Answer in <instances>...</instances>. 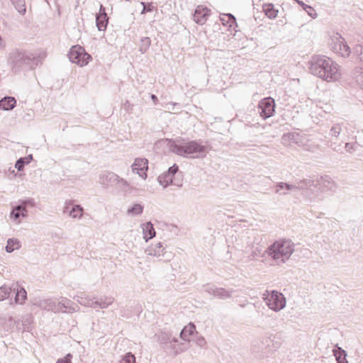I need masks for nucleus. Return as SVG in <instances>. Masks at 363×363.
Instances as JSON below:
<instances>
[{"label": "nucleus", "instance_id": "8fccbe9b", "mask_svg": "<svg viewBox=\"0 0 363 363\" xmlns=\"http://www.w3.org/2000/svg\"><path fill=\"white\" fill-rule=\"evenodd\" d=\"M72 355L67 354L63 359H60L56 363H71Z\"/></svg>", "mask_w": 363, "mask_h": 363}, {"label": "nucleus", "instance_id": "4468645a", "mask_svg": "<svg viewBox=\"0 0 363 363\" xmlns=\"http://www.w3.org/2000/svg\"><path fill=\"white\" fill-rule=\"evenodd\" d=\"M118 175L112 172L104 171L99 176V182L105 187L113 186L116 185Z\"/></svg>", "mask_w": 363, "mask_h": 363}, {"label": "nucleus", "instance_id": "c85d7f7f", "mask_svg": "<svg viewBox=\"0 0 363 363\" xmlns=\"http://www.w3.org/2000/svg\"><path fill=\"white\" fill-rule=\"evenodd\" d=\"M114 301V298L111 296H104L101 298L100 300H96L95 308H99L101 309L108 308L110 305H111Z\"/></svg>", "mask_w": 363, "mask_h": 363}, {"label": "nucleus", "instance_id": "f3484780", "mask_svg": "<svg viewBox=\"0 0 363 363\" xmlns=\"http://www.w3.org/2000/svg\"><path fill=\"white\" fill-rule=\"evenodd\" d=\"M211 11L203 6H198L194 13V21L200 25L204 24L208 16L210 15Z\"/></svg>", "mask_w": 363, "mask_h": 363}, {"label": "nucleus", "instance_id": "49530a36", "mask_svg": "<svg viewBox=\"0 0 363 363\" xmlns=\"http://www.w3.org/2000/svg\"><path fill=\"white\" fill-rule=\"evenodd\" d=\"M195 341L196 344L200 347H204L206 344L205 338L202 336L197 337Z\"/></svg>", "mask_w": 363, "mask_h": 363}, {"label": "nucleus", "instance_id": "58836bf2", "mask_svg": "<svg viewBox=\"0 0 363 363\" xmlns=\"http://www.w3.org/2000/svg\"><path fill=\"white\" fill-rule=\"evenodd\" d=\"M151 44V40L148 37H143L140 40V44L139 47V51L143 54L145 53L147 49L149 48Z\"/></svg>", "mask_w": 363, "mask_h": 363}, {"label": "nucleus", "instance_id": "cd10ccee", "mask_svg": "<svg viewBox=\"0 0 363 363\" xmlns=\"http://www.w3.org/2000/svg\"><path fill=\"white\" fill-rule=\"evenodd\" d=\"M108 16L107 14H97L96 16V26L100 31H104L106 29L108 24Z\"/></svg>", "mask_w": 363, "mask_h": 363}, {"label": "nucleus", "instance_id": "20e7f679", "mask_svg": "<svg viewBox=\"0 0 363 363\" xmlns=\"http://www.w3.org/2000/svg\"><path fill=\"white\" fill-rule=\"evenodd\" d=\"M157 341L160 345H167L169 344L170 348L175 354L184 352L188 349V345L184 342H179V338L173 337L169 331H160L156 335Z\"/></svg>", "mask_w": 363, "mask_h": 363}, {"label": "nucleus", "instance_id": "ddd939ff", "mask_svg": "<svg viewBox=\"0 0 363 363\" xmlns=\"http://www.w3.org/2000/svg\"><path fill=\"white\" fill-rule=\"evenodd\" d=\"M132 171L138 174L141 178H147V170L148 169V162L145 158H136L131 166Z\"/></svg>", "mask_w": 363, "mask_h": 363}, {"label": "nucleus", "instance_id": "5fc2aeb1", "mask_svg": "<svg viewBox=\"0 0 363 363\" xmlns=\"http://www.w3.org/2000/svg\"><path fill=\"white\" fill-rule=\"evenodd\" d=\"M347 352L345 350L342 349V363H348V361L346 359Z\"/></svg>", "mask_w": 363, "mask_h": 363}, {"label": "nucleus", "instance_id": "13d9d810", "mask_svg": "<svg viewBox=\"0 0 363 363\" xmlns=\"http://www.w3.org/2000/svg\"><path fill=\"white\" fill-rule=\"evenodd\" d=\"M351 148H352V146L350 145L349 143H346L345 149L347 150V151H350Z\"/></svg>", "mask_w": 363, "mask_h": 363}, {"label": "nucleus", "instance_id": "ea45409f", "mask_svg": "<svg viewBox=\"0 0 363 363\" xmlns=\"http://www.w3.org/2000/svg\"><path fill=\"white\" fill-rule=\"evenodd\" d=\"M224 16L228 17V20L226 21V24H228L230 27H232L233 24L235 23L236 19L235 16L231 13L224 14ZM220 21L223 24H225V19L224 18H220Z\"/></svg>", "mask_w": 363, "mask_h": 363}, {"label": "nucleus", "instance_id": "c03bdc74", "mask_svg": "<svg viewBox=\"0 0 363 363\" xmlns=\"http://www.w3.org/2000/svg\"><path fill=\"white\" fill-rule=\"evenodd\" d=\"M350 53V49L348 45L343 44L342 41V57H348Z\"/></svg>", "mask_w": 363, "mask_h": 363}, {"label": "nucleus", "instance_id": "5701e85b", "mask_svg": "<svg viewBox=\"0 0 363 363\" xmlns=\"http://www.w3.org/2000/svg\"><path fill=\"white\" fill-rule=\"evenodd\" d=\"M296 184L279 182L276 186V192L281 195L288 194V191H296Z\"/></svg>", "mask_w": 363, "mask_h": 363}, {"label": "nucleus", "instance_id": "bb28decb", "mask_svg": "<svg viewBox=\"0 0 363 363\" xmlns=\"http://www.w3.org/2000/svg\"><path fill=\"white\" fill-rule=\"evenodd\" d=\"M340 133V127L339 126H335L333 127L330 130V135L333 137H335L334 140L333 141V139L330 140V146L331 148H333L335 151H338L340 150L339 145H336L337 141L338 140V135Z\"/></svg>", "mask_w": 363, "mask_h": 363}, {"label": "nucleus", "instance_id": "6ab92c4d", "mask_svg": "<svg viewBox=\"0 0 363 363\" xmlns=\"http://www.w3.org/2000/svg\"><path fill=\"white\" fill-rule=\"evenodd\" d=\"M165 247L162 245V242H159L156 244H152L147 247L145 252L147 255L155 257H160L164 255Z\"/></svg>", "mask_w": 363, "mask_h": 363}, {"label": "nucleus", "instance_id": "a211bd4d", "mask_svg": "<svg viewBox=\"0 0 363 363\" xmlns=\"http://www.w3.org/2000/svg\"><path fill=\"white\" fill-rule=\"evenodd\" d=\"M259 113H273L275 108V101L272 97L261 100L258 105Z\"/></svg>", "mask_w": 363, "mask_h": 363}, {"label": "nucleus", "instance_id": "bf43d9fd", "mask_svg": "<svg viewBox=\"0 0 363 363\" xmlns=\"http://www.w3.org/2000/svg\"><path fill=\"white\" fill-rule=\"evenodd\" d=\"M306 11L308 13V14L309 16H313V12H314L313 9V11H311V10H309L308 9H307V11Z\"/></svg>", "mask_w": 363, "mask_h": 363}, {"label": "nucleus", "instance_id": "aec40b11", "mask_svg": "<svg viewBox=\"0 0 363 363\" xmlns=\"http://www.w3.org/2000/svg\"><path fill=\"white\" fill-rule=\"evenodd\" d=\"M196 331V327L194 324L189 323L186 325L180 332L179 335V342H184L188 346L190 342V337Z\"/></svg>", "mask_w": 363, "mask_h": 363}, {"label": "nucleus", "instance_id": "4be33fe9", "mask_svg": "<svg viewBox=\"0 0 363 363\" xmlns=\"http://www.w3.org/2000/svg\"><path fill=\"white\" fill-rule=\"evenodd\" d=\"M141 228L143 230V238L145 242H147L155 236V230L151 222H147L141 224Z\"/></svg>", "mask_w": 363, "mask_h": 363}, {"label": "nucleus", "instance_id": "0eeeda50", "mask_svg": "<svg viewBox=\"0 0 363 363\" xmlns=\"http://www.w3.org/2000/svg\"><path fill=\"white\" fill-rule=\"evenodd\" d=\"M68 57L72 63L80 67L85 66L91 59V55L85 52L84 48L79 45L72 46L69 52Z\"/></svg>", "mask_w": 363, "mask_h": 363}, {"label": "nucleus", "instance_id": "423d86ee", "mask_svg": "<svg viewBox=\"0 0 363 363\" xmlns=\"http://www.w3.org/2000/svg\"><path fill=\"white\" fill-rule=\"evenodd\" d=\"M281 143L285 146L296 144L300 147H303L306 150L314 151V148L308 144L306 137L296 132L284 133L281 137Z\"/></svg>", "mask_w": 363, "mask_h": 363}, {"label": "nucleus", "instance_id": "72a5a7b5", "mask_svg": "<svg viewBox=\"0 0 363 363\" xmlns=\"http://www.w3.org/2000/svg\"><path fill=\"white\" fill-rule=\"evenodd\" d=\"M32 160V155H29L25 157H21L16 161L15 164V167L18 169V171H22L24 168L25 164L30 163Z\"/></svg>", "mask_w": 363, "mask_h": 363}, {"label": "nucleus", "instance_id": "dca6fc26", "mask_svg": "<svg viewBox=\"0 0 363 363\" xmlns=\"http://www.w3.org/2000/svg\"><path fill=\"white\" fill-rule=\"evenodd\" d=\"M28 216V210L23 206H16L10 213V219L16 225L21 223V218Z\"/></svg>", "mask_w": 363, "mask_h": 363}, {"label": "nucleus", "instance_id": "412c9836", "mask_svg": "<svg viewBox=\"0 0 363 363\" xmlns=\"http://www.w3.org/2000/svg\"><path fill=\"white\" fill-rule=\"evenodd\" d=\"M74 299L82 306L86 307H91L95 308V301L96 298H91V296L82 293L80 295H77L74 297Z\"/></svg>", "mask_w": 363, "mask_h": 363}, {"label": "nucleus", "instance_id": "c9c22d12", "mask_svg": "<svg viewBox=\"0 0 363 363\" xmlns=\"http://www.w3.org/2000/svg\"><path fill=\"white\" fill-rule=\"evenodd\" d=\"M11 1L20 14H25L26 11L25 0H11Z\"/></svg>", "mask_w": 363, "mask_h": 363}, {"label": "nucleus", "instance_id": "a878e982", "mask_svg": "<svg viewBox=\"0 0 363 363\" xmlns=\"http://www.w3.org/2000/svg\"><path fill=\"white\" fill-rule=\"evenodd\" d=\"M116 186L118 189L125 193L130 194L133 192V188L130 185V184L126 180L120 177L119 176L117 179Z\"/></svg>", "mask_w": 363, "mask_h": 363}, {"label": "nucleus", "instance_id": "7c9ffc66", "mask_svg": "<svg viewBox=\"0 0 363 363\" xmlns=\"http://www.w3.org/2000/svg\"><path fill=\"white\" fill-rule=\"evenodd\" d=\"M13 291H16L15 296V302L16 303L22 304L27 298L26 291L21 287L20 289L13 287Z\"/></svg>", "mask_w": 363, "mask_h": 363}, {"label": "nucleus", "instance_id": "f704fd0d", "mask_svg": "<svg viewBox=\"0 0 363 363\" xmlns=\"http://www.w3.org/2000/svg\"><path fill=\"white\" fill-rule=\"evenodd\" d=\"M144 206L140 203H135L132 207L129 208L127 213L129 216H139L143 212Z\"/></svg>", "mask_w": 363, "mask_h": 363}, {"label": "nucleus", "instance_id": "9b49d317", "mask_svg": "<svg viewBox=\"0 0 363 363\" xmlns=\"http://www.w3.org/2000/svg\"><path fill=\"white\" fill-rule=\"evenodd\" d=\"M315 182L318 183V188H315V195L318 199H320L319 197L320 193L333 191L336 188L335 184L328 176L316 179Z\"/></svg>", "mask_w": 363, "mask_h": 363}, {"label": "nucleus", "instance_id": "393cba45", "mask_svg": "<svg viewBox=\"0 0 363 363\" xmlns=\"http://www.w3.org/2000/svg\"><path fill=\"white\" fill-rule=\"evenodd\" d=\"M16 101L14 97L6 96L0 100V109L10 111L16 106Z\"/></svg>", "mask_w": 363, "mask_h": 363}, {"label": "nucleus", "instance_id": "4d7b16f0", "mask_svg": "<svg viewBox=\"0 0 363 363\" xmlns=\"http://www.w3.org/2000/svg\"><path fill=\"white\" fill-rule=\"evenodd\" d=\"M151 99H152L153 103L155 104L157 103V97L155 95L152 94L151 95Z\"/></svg>", "mask_w": 363, "mask_h": 363}, {"label": "nucleus", "instance_id": "37998d69", "mask_svg": "<svg viewBox=\"0 0 363 363\" xmlns=\"http://www.w3.org/2000/svg\"><path fill=\"white\" fill-rule=\"evenodd\" d=\"M356 80L359 87L363 89V69L359 72V74L356 77Z\"/></svg>", "mask_w": 363, "mask_h": 363}, {"label": "nucleus", "instance_id": "4c0bfd02", "mask_svg": "<svg viewBox=\"0 0 363 363\" xmlns=\"http://www.w3.org/2000/svg\"><path fill=\"white\" fill-rule=\"evenodd\" d=\"M13 291L12 287L7 285H3L0 287V301L7 299Z\"/></svg>", "mask_w": 363, "mask_h": 363}, {"label": "nucleus", "instance_id": "79ce46f5", "mask_svg": "<svg viewBox=\"0 0 363 363\" xmlns=\"http://www.w3.org/2000/svg\"><path fill=\"white\" fill-rule=\"evenodd\" d=\"M141 4L143 6V11L141 12L142 14L145 13L147 12H152L155 9V6L152 3L145 4L142 2Z\"/></svg>", "mask_w": 363, "mask_h": 363}, {"label": "nucleus", "instance_id": "c756f323", "mask_svg": "<svg viewBox=\"0 0 363 363\" xmlns=\"http://www.w3.org/2000/svg\"><path fill=\"white\" fill-rule=\"evenodd\" d=\"M21 247L20 241L17 238H9L5 247L6 251L9 253L13 252Z\"/></svg>", "mask_w": 363, "mask_h": 363}, {"label": "nucleus", "instance_id": "1a4fd4ad", "mask_svg": "<svg viewBox=\"0 0 363 363\" xmlns=\"http://www.w3.org/2000/svg\"><path fill=\"white\" fill-rule=\"evenodd\" d=\"M34 59V55L28 52H20L16 50L10 54V60L11 62L18 67L23 65H28L30 62Z\"/></svg>", "mask_w": 363, "mask_h": 363}, {"label": "nucleus", "instance_id": "473e14b6", "mask_svg": "<svg viewBox=\"0 0 363 363\" xmlns=\"http://www.w3.org/2000/svg\"><path fill=\"white\" fill-rule=\"evenodd\" d=\"M83 208L80 205H73L69 211V216L72 218H81L83 216Z\"/></svg>", "mask_w": 363, "mask_h": 363}, {"label": "nucleus", "instance_id": "052dcab7", "mask_svg": "<svg viewBox=\"0 0 363 363\" xmlns=\"http://www.w3.org/2000/svg\"><path fill=\"white\" fill-rule=\"evenodd\" d=\"M260 116H263V119H266L267 118H269V117L272 116V115L269 114V115H260Z\"/></svg>", "mask_w": 363, "mask_h": 363}, {"label": "nucleus", "instance_id": "f8f14e48", "mask_svg": "<svg viewBox=\"0 0 363 363\" xmlns=\"http://www.w3.org/2000/svg\"><path fill=\"white\" fill-rule=\"evenodd\" d=\"M79 310L77 306H75L74 303L69 299L61 297L60 300L56 302V311L55 313H74Z\"/></svg>", "mask_w": 363, "mask_h": 363}, {"label": "nucleus", "instance_id": "2f4dec72", "mask_svg": "<svg viewBox=\"0 0 363 363\" xmlns=\"http://www.w3.org/2000/svg\"><path fill=\"white\" fill-rule=\"evenodd\" d=\"M263 11L266 16L271 18H275L277 16L278 11L274 9V6L272 4H267L263 5Z\"/></svg>", "mask_w": 363, "mask_h": 363}, {"label": "nucleus", "instance_id": "f257e3e1", "mask_svg": "<svg viewBox=\"0 0 363 363\" xmlns=\"http://www.w3.org/2000/svg\"><path fill=\"white\" fill-rule=\"evenodd\" d=\"M169 150L182 157L192 159L203 158L209 151L207 143L201 140H189L183 138L168 139Z\"/></svg>", "mask_w": 363, "mask_h": 363}, {"label": "nucleus", "instance_id": "b1692460", "mask_svg": "<svg viewBox=\"0 0 363 363\" xmlns=\"http://www.w3.org/2000/svg\"><path fill=\"white\" fill-rule=\"evenodd\" d=\"M329 45L336 52L340 50V35L337 32L331 31L329 33Z\"/></svg>", "mask_w": 363, "mask_h": 363}, {"label": "nucleus", "instance_id": "6e6d98bb", "mask_svg": "<svg viewBox=\"0 0 363 363\" xmlns=\"http://www.w3.org/2000/svg\"><path fill=\"white\" fill-rule=\"evenodd\" d=\"M98 14H106V11H105V8L103 6V5H101L100 6V9H99V13Z\"/></svg>", "mask_w": 363, "mask_h": 363}, {"label": "nucleus", "instance_id": "603ef678", "mask_svg": "<svg viewBox=\"0 0 363 363\" xmlns=\"http://www.w3.org/2000/svg\"><path fill=\"white\" fill-rule=\"evenodd\" d=\"M360 60L363 62V46H359L357 49Z\"/></svg>", "mask_w": 363, "mask_h": 363}, {"label": "nucleus", "instance_id": "f03ea898", "mask_svg": "<svg viewBox=\"0 0 363 363\" xmlns=\"http://www.w3.org/2000/svg\"><path fill=\"white\" fill-rule=\"evenodd\" d=\"M310 72L312 74L328 80H338L340 74L338 73L337 65L325 56H314L310 62Z\"/></svg>", "mask_w": 363, "mask_h": 363}, {"label": "nucleus", "instance_id": "39448f33", "mask_svg": "<svg viewBox=\"0 0 363 363\" xmlns=\"http://www.w3.org/2000/svg\"><path fill=\"white\" fill-rule=\"evenodd\" d=\"M263 299L269 309L279 312L286 307V300L282 293L275 290L266 291Z\"/></svg>", "mask_w": 363, "mask_h": 363}, {"label": "nucleus", "instance_id": "a19ab883", "mask_svg": "<svg viewBox=\"0 0 363 363\" xmlns=\"http://www.w3.org/2000/svg\"><path fill=\"white\" fill-rule=\"evenodd\" d=\"M121 363H135V357L131 352H128L122 358Z\"/></svg>", "mask_w": 363, "mask_h": 363}, {"label": "nucleus", "instance_id": "2eb2a0df", "mask_svg": "<svg viewBox=\"0 0 363 363\" xmlns=\"http://www.w3.org/2000/svg\"><path fill=\"white\" fill-rule=\"evenodd\" d=\"M32 303L43 310L54 313L56 311V301L52 298L40 299L35 298L32 300Z\"/></svg>", "mask_w": 363, "mask_h": 363}, {"label": "nucleus", "instance_id": "9d476101", "mask_svg": "<svg viewBox=\"0 0 363 363\" xmlns=\"http://www.w3.org/2000/svg\"><path fill=\"white\" fill-rule=\"evenodd\" d=\"M204 291L210 295L221 299H227L232 296L234 292L233 289L228 290L224 288H219L212 284H206L203 286Z\"/></svg>", "mask_w": 363, "mask_h": 363}, {"label": "nucleus", "instance_id": "de8ad7c7", "mask_svg": "<svg viewBox=\"0 0 363 363\" xmlns=\"http://www.w3.org/2000/svg\"><path fill=\"white\" fill-rule=\"evenodd\" d=\"M337 349L333 350V354L335 357L337 363H340V347L336 345Z\"/></svg>", "mask_w": 363, "mask_h": 363}, {"label": "nucleus", "instance_id": "3c124183", "mask_svg": "<svg viewBox=\"0 0 363 363\" xmlns=\"http://www.w3.org/2000/svg\"><path fill=\"white\" fill-rule=\"evenodd\" d=\"M73 206L72 201H71V200L66 201L63 212L69 214V211L71 210L70 206Z\"/></svg>", "mask_w": 363, "mask_h": 363}, {"label": "nucleus", "instance_id": "09e8293b", "mask_svg": "<svg viewBox=\"0 0 363 363\" xmlns=\"http://www.w3.org/2000/svg\"><path fill=\"white\" fill-rule=\"evenodd\" d=\"M28 205H30V206H33L34 205V202H33V199H28V200H23V201H21V204H19L18 206H23L25 207L26 209H27V206Z\"/></svg>", "mask_w": 363, "mask_h": 363}, {"label": "nucleus", "instance_id": "a18cd8bd", "mask_svg": "<svg viewBox=\"0 0 363 363\" xmlns=\"http://www.w3.org/2000/svg\"><path fill=\"white\" fill-rule=\"evenodd\" d=\"M179 167L177 164H174L173 166L170 167L168 169V171L166 172L167 174H170V177L173 178L174 174L178 172Z\"/></svg>", "mask_w": 363, "mask_h": 363}, {"label": "nucleus", "instance_id": "7ed1b4c3", "mask_svg": "<svg viewBox=\"0 0 363 363\" xmlns=\"http://www.w3.org/2000/svg\"><path fill=\"white\" fill-rule=\"evenodd\" d=\"M294 252V244L290 240H279L269 245L264 253L277 265H281L289 259Z\"/></svg>", "mask_w": 363, "mask_h": 363}, {"label": "nucleus", "instance_id": "864d4df0", "mask_svg": "<svg viewBox=\"0 0 363 363\" xmlns=\"http://www.w3.org/2000/svg\"><path fill=\"white\" fill-rule=\"evenodd\" d=\"M298 4L299 5H301L305 11H307V9H308L309 10L313 11V8H312L311 6H308V5L305 4H304L303 1H298Z\"/></svg>", "mask_w": 363, "mask_h": 363}, {"label": "nucleus", "instance_id": "e433bc0d", "mask_svg": "<svg viewBox=\"0 0 363 363\" xmlns=\"http://www.w3.org/2000/svg\"><path fill=\"white\" fill-rule=\"evenodd\" d=\"M158 182L160 185L164 188L167 187L169 184L172 183L173 178L170 177V174L164 173L158 177Z\"/></svg>", "mask_w": 363, "mask_h": 363}, {"label": "nucleus", "instance_id": "6e6552de", "mask_svg": "<svg viewBox=\"0 0 363 363\" xmlns=\"http://www.w3.org/2000/svg\"><path fill=\"white\" fill-rule=\"evenodd\" d=\"M296 191L301 190L304 191L305 196L308 199H316L315 188H318V183L314 179H303L295 182Z\"/></svg>", "mask_w": 363, "mask_h": 363}]
</instances>
